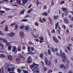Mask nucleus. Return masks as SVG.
Returning <instances> with one entry per match:
<instances>
[{
    "label": "nucleus",
    "mask_w": 73,
    "mask_h": 73,
    "mask_svg": "<svg viewBox=\"0 0 73 73\" xmlns=\"http://www.w3.org/2000/svg\"><path fill=\"white\" fill-rule=\"evenodd\" d=\"M39 65L37 64H36L35 63H34L32 65H30L29 67L31 69H32L33 68V71L34 72H36L37 73H40V71L39 70H38V68H37L36 67H38Z\"/></svg>",
    "instance_id": "nucleus-1"
},
{
    "label": "nucleus",
    "mask_w": 73,
    "mask_h": 73,
    "mask_svg": "<svg viewBox=\"0 0 73 73\" xmlns=\"http://www.w3.org/2000/svg\"><path fill=\"white\" fill-rule=\"evenodd\" d=\"M65 53H62V54L61 56L62 58L63 61H65L66 57L65 56Z\"/></svg>",
    "instance_id": "nucleus-2"
},
{
    "label": "nucleus",
    "mask_w": 73,
    "mask_h": 73,
    "mask_svg": "<svg viewBox=\"0 0 73 73\" xmlns=\"http://www.w3.org/2000/svg\"><path fill=\"white\" fill-rule=\"evenodd\" d=\"M12 51V52H15V53H17V48H16V46H14L13 47Z\"/></svg>",
    "instance_id": "nucleus-3"
},
{
    "label": "nucleus",
    "mask_w": 73,
    "mask_h": 73,
    "mask_svg": "<svg viewBox=\"0 0 73 73\" xmlns=\"http://www.w3.org/2000/svg\"><path fill=\"white\" fill-rule=\"evenodd\" d=\"M32 58L30 56H29L28 58V61H27V63L28 64H30L32 62Z\"/></svg>",
    "instance_id": "nucleus-4"
},
{
    "label": "nucleus",
    "mask_w": 73,
    "mask_h": 73,
    "mask_svg": "<svg viewBox=\"0 0 73 73\" xmlns=\"http://www.w3.org/2000/svg\"><path fill=\"white\" fill-rule=\"evenodd\" d=\"M19 0H17V1H19ZM27 1H28V0H22V3L23 4H22V5L23 6H24V5H24V4H26V3H27Z\"/></svg>",
    "instance_id": "nucleus-5"
},
{
    "label": "nucleus",
    "mask_w": 73,
    "mask_h": 73,
    "mask_svg": "<svg viewBox=\"0 0 73 73\" xmlns=\"http://www.w3.org/2000/svg\"><path fill=\"white\" fill-rule=\"evenodd\" d=\"M39 38L40 40L39 41V42H40V43H42V42H44V41L43 40H44V38H43V36H41Z\"/></svg>",
    "instance_id": "nucleus-6"
},
{
    "label": "nucleus",
    "mask_w": 73,
    "mask_h": 73,
    "mask_svg": "<svg viewBox=\"0 0 73 73\" xmlns=\"http://www.w3.org/2000/svg\"><path fill=\"white\" fill-rule=\"evenodd\" d=\"M19 34L20 35V36L21 38H24V33L23 31H21L19 32Z\"/></svg>",
    "instance_id": "nucleus-7"
},
{
    "label": "nucleus",
    "mask_w": 73,
    "mask_h": 73,
    "mask_svg": "<svg viewBox=\"0 0 73 73\" xmlns=\"http://www.w3.org/2000/svg\"><path fill=\"white\" fill-rule=\"evenodd\" d=\"M14 67H11V68H9L7 69L8 72H10V71H14Z\"/></svg>",
    "instance_id": "nucleus-8"
},
{
    "label": "nucleus",
    "mask_w": 73,
    "mask_h": 73,
    "mask_svg": "<svg viewBox=\"0 0 73 73\" xmlns=\"http://www.w3.org/2000/svg\"><path fill=\"white\" fill-rule=\"evenodd\" d=\"M7 35L10 37H13L15 36V33H11L7 34Z\"/></svg>",
    "instance_id": "nucleus-9"
},
{
    "label": "nucleus",
    "mask_w": 73,
    "mask_h": 73,
    "mask_svg": "<svg viewBox=\"0 0 73 73\" xmlns=\"http://www.w3.org/2000/svg\"><path fill=\"white\" fill-rule=\"evenodd\" d=\"M32 35L34 37H35V38H37V37L38 36V35H37V33H33L32 34Z\"/></svg>",
    "instance_id": "nucleus-10"
},
{
    "label": "nucleus",
    "mask_w": 73,
    "mask_h": 73,
    "mask_svg": "<svg viewBox=\"0 0 73 73\" xmlns=\"http://www.w3.org/2000/svg\"><path fill=\"white\" fill-rule=\"evenodd\" d=\"M12 64H6L5 66V68H6V69H7V68H9V66H12Z\"/></svg>",
    "instance_id": "nucleus-11"
},
{
    "label": "nucleus",
    "mask_w": 73,
    "mask_h": 73,
    "mask_svg": "<svg viewBox=\"0 0 73 73\" xmlns=\"http://www.w3.org/2000/svg\"><path fill=\"white\" fill-rule=\"evenodd\" d=\"M52 38H53L54 41H55V42H56V43H57V42H58V40L57 39V38H56L55 36H53L52 37Z\"/></svg>",
    "instance_id": "nucleus-12"
},
{
    "label": "nucleus",
    "mask_w": 73,
    "mask_h": 73,
    "mask_svg": "<svg viewBox=\"0 0 73 73\" xmlns=\"http://www.w3.org/2000/svg\"><path fill=\"white\" fill-rule=\"evenodd\" d=\"M25 29L26 31H28L29 29V27L28 26H26L25 27Z\"/></svg>",
    "instance_id": "nucleus-13"
},
{
    "label": "nucleus",
    "mask_w": 73,
    "mask_h": 73,
    "mask_svg": "<svg viewBox=\"0 0 73 73\" xmlns=\"http://www.w3.org/2000/svg\"><path fill=\"white\" fill-rule=\"evenodd\" d=\"M5 31L6 32H7V31H8V26H7V25H5Z\"/></svg>",
    "instance_id": "nucleus-14"
},
{
    "label": "nucleus",
    "mask_w": 73,
    "mask_h": 73,
    "mask_svg": "<svg viewBox=\"0 0 73 73\" xmlns=\"http://www.w3.org/2000/svg\"><path fill=\"white\" fill-rule=\"evenodd\" d=\"M60 68H64V69H65L66 67L65 66H64V64H61L60 66Z\"/></svg>",
    "instance_id": "nucleus-15"
},
{
    "label": "nucleus",
    "mask_w": 73,
    "mask_h": 73,
    "mask_svg": "<svg viewBox=\"0 0 73 73\" xmlns=\"http://www.w3.org/2000/svg\"><path fill=\"white\" fill-rule=\"evenodd\" d=\"M21 46L19 45L18 46V48L17 50L18 51H20V50H21Z\"/></svg>",
    "instance_id": "nucleus-16"
},
{
    "label": "nucleus",
    "mask_w": 73,
    "mask_h": 73,
    "mask_svg": "<svg viewBox=\"0 0 73 73\" xmlns=\"http://www.w3.org/2000/svg\"><path fill=\"white\" fill-rule=\"evenodd\" d=\"M42 15L43 16H48V13H42Z\"/></svg>",
    "instance_id": "nucleus-17"
},
{
    "label": "nucleus",
    "mask_w": 73,
    "mask_h": 73,
    "mask_svg": "<svg viewBox=\"0 0 73 73\" xmlns=\"http://www.w3.org/2000/svg\"><path fill=\"white\" fill-rule=\"evenodd\" d=\"M19 27L21 29H24V27H25V26L23 25H21L19 26Z\"/></svg>",
    "instance_id": "nucleus-18"
},
{
    "label": "nucleus",
    "mask_w": 73,
    "mask_h": 73,
    "mask_svg": "<svg viewBox=\"0 0 73 73\" xmlns=\"http://www.w3.org/2000/svg\"><path fill=\"white\" fill-rule=\"evenodd\" d=\"M33 11V8L31 9L30 10H29L27 11V13H30L31 12H32Z\"/></svg>",
    "instance_id": "nucleus-19"
},
{
    "label": "nucleus",
    "mask_w": 73,
    "mask_h": 73,
    "mask_svg": "<svg viewBox=\"0 0 73 73\" xmlns=\"http://www.w3.org/2000/svg\"><path fill=\"white\" fill-rule=\"evenodd\" d=\"M8 58H9V60L10 61H12V57L11 56H10L9 55H8Z\"/></svg>",
    "instance_id": "nucleus-20"
},
{
    "label": "nucleus",
    "mask_w": 73,
    "mask_h": 73,
    "mask_svg": "<svg viewBox=\"0 0 73 73\" xmlns=\"http://www.w3.org/2000/svg\"><path fill=\"white\" fill-rule=\"evenodd\" d=\"M0 49H3V45L1 43H0Z\"/></svg>",
    "instance_id": "nucleus-21"
},
{
    "label": "nucleus",
    "mask_w": 73,
    "mask_h": 73,
    "mask_svg": "<svg viewBox=\"0 0 73 73\" xmlns=\"http://www.w3.org/2000/svg\"><path fill=\"white\" fill-rule=\"evenodd\" d=\"M11 48H12V46L10 45L8 46V50H11Z\"/></svg>",
    "instance_id": "nucleus-22"
},
{
    "label": "nucleus",
    "mask_w": 73,
    "mask_h": 73,
    "mask_svg": "<svg viewBox=\"0 0 73 73\" xmlns=\"http://www.w3.org/2000/svg\"><path fill=\"white\" fill-rule=\"evenodd\" d=\"M58 22H57V23L55 24V29H57V26H58Z\"/></svg>",
    "instance_id": "nucleus-23"
},
{
    "label": "nucleus",
    "mask_w": 73,
    "mask_h": 73,
    "mask_svg": "<svg viewBox=\"0 0 73 73\" xmlns=\"http://www.w3.org/2000/svg\"><path fill=\"white\" fill-rule=\"evenodd\" d=\"M19 57H20V58H21L23 59V60H24V57H23V56L21 55V54H19Z\"/></svg>",
    "instance_id": "nucleus-24"
},
{
    "label": "nucleus",
    "mask_w": 73,
    "mask_h": 73,
    "mask_svg": "<svg viewBox=\"0 0 73 73\" xmlns=\"http://www.w3.org/2000/svg\"><path fill=\"white\" fill-rule=\"evenodd\" d=\"M62 9L63 11H67V9L66 8H64V7H62Z\"/></svg>",
    "instance_id": "nucleus-25"
},
{
    "label": "nucleus",
    "mask_w": 73,
    "mask_h": 73,
    "mask_svg": "<svg viewBox=\"0 0 73 73\" xmlns=\"http://www.w3.org/2000/svg\"><path fill=\"white\" fill-rule=\"evenodd\" d=\"M24 12H25V10H23L21 11L20 13V14H21V15H23L24 13Z\"/></svg>",
    "instance_id": "nucleus-26"
},
{
    "label": "nucleus",
    "mask_w": 73,
    "mask_h": 73,
    "mask_svg": "<svg viewBox=\"0 0 73 73\" xmlns=\"http://www.w3.org/2000/svg\"><path fill=\"white\" fill-rule=\"evenodd\" d=\"M48 52L49 55H50L51 54V50H50V49L48 50Z\"/></svg>",
    "instance_id": "nucleus-27"
},
{
    "label": "nucleus",
    "mask_w": 73,
    "mask_h": 73,
    "mask_svg": "<svg viewBox=\"0 0 73 73\" xmlns=\"http://www.w3.org/2000/svg\"><path fill=\"white\" fill-rule=\"evenodd\" d=\"M45 63L46 65H48V59L47 58H45Z\"/></svg>",
    "instance_id": "nucleus-28"
},
{
    "label": "nucleus",
    "mask_w": 73,
    "mask_h": 73,
    "mask_svg": "<svg viewBox=\"0 0 73 73\" xmlns=\"http://www.w3.org/2000/svg\"><path fill=\"white\" fill-rule=\"evenodd\" d=\"M18 28H19V26H18V25L17 24H16L15 26V30H16L18 29Z\"/></svg>",
    "instance_id": "nucleus-29"
},
{
    "label": "nucleus",
    "mask_w": 73,
    "mask_h": 73,
    "mask_svg": "<svg viewBox=\"0 0 73 73\" xmlns=\"http://www.w3.org/2000/svg\"><path fill=\"white\" fill-rule=\"evenodd\" d=\"M53 17L54 19H58V16L54 15L53 16Z\"/></svg>",
    "instance_id": "nucleus-30"
},
{
    "label": "nucleus",
    "mask_w": 73,
    "mask_h": 73,
    "mask_svg": "<svg viewBox=\"0 0 73 73\" xmlns=\"http://www.w3.org/2000/svg\"><path fill=\"white\" fill-rule=\"evenodd\" d=\"M0 73H4V70L3 68L0 69Z\"/></svg>",
    "instance_id": "nucleus-31"
},
{
    "label": "nucleus",
    "mask_w": 73,
    "mask_h": 73,
    "mask_svg": "<svg viewBox=\"0 0 73 73\" xmlns=\"http://www.w3.org/2000/svg\"><path fill=\"white\" fill-rule=\"evenodd\" d=\"M28 72L27 71L25 70H23V72L22 73H28Z\"/></svg>",
    "instance_id": "nucleus-32"
},
{
    "label": "nucleus",
    "mask_w": 73,
    "mask_h": 73,
    "mask_svg": "<svg viewBox=\"0 0 73 73\" xmlns=\"http://www.w3.org/2000/svg\"><path fill=\"white\" fill-rule=\"evenodd\" d=\"M40 63L41 65H42L43 66V67H44V62H43L42 61L40 62Z\"/></svg>",
    "instance_id": "nucleus-33"
},
{
    "label": "nucleus",
    "mask_w": 73,
    "mask_h": 73,
    "mask_svg": "<svg viewBox=\"0 0 73 73\" xmlns=\"http://www.w3.org/2000/svg\"><path fill=\"white\" fill-rule=\"evenodd\" d=\"M16 60L18 62H20V59H19V58H16Z\"/></svg>",
    "instance_id": "nucleus-34"
},
{
    "label": "nucleus",
    "mask_w": 73,
    "mask_h": 73,
    "mask_svg": "<svg viewBox=\"0 0 73 73\" xmlns=\"http://www.w3.org/2000/svg\"><path fill=\"white\" fill-rule=\"evenodd\" d=\"M34 24L36 27H38V22H37L34 23Z\"/></svg>",
    "instance_id": "nucleus-35"
},
{
    "label": "nucleus",
    "mask_w": 73,
    "mask_h": 73,
    "mask_svg": "<svg viewBox=\"0 0 73 73\" xmlns=\"http://www.w3.org/2000/svg\"><path fill=\"white\" fill-rule=\"evenodd\" d=\"M64 21L65 23H68V20H67V19H66V18H65L64 19Z\"/></svg>",
    "instance_id": "nucleus-36"
},
{
    "label": "nucleus",
    "mask_w": 73,
    "mask_h": 73,
    "mask_svg": "<svg viewBox=\"0 0 73 73\" xmlns=\"http://www.w3.org/2000/svg\"><path fill=\"white\" fill-rule=\"evenodd\" d=\"M39 20H40V23H44V22H43L42 20V19H41V18H39Z\"/></svg>",
    "instance_id": "nucleus-37"
},
{
    "label": "nucleus",
    "mask_w": 73,
    "mask_h": 73,
    "mask_svg": "<svg viewBox=\"0 0 73 73\" xmlns=\"http://www.w3.org/2000/svg\"><path fill=\"white\" fill-rule=\"evenodd\" d=\"M1 57H3V58H4L5 57V56L3 54H1Z\"/></svg>",
    "instance_id": "nucleus-38"
},
{
    "label": "nucleus",
    "mask_w": 73,
    "mask_h": 73,
    "mask_svg": "<svg viewBox=\"0 0 73 73\" xmlns=\"http://www.w3.org/2000/svg\"><path fill=\"white\" fill-rule=\"evenodd\" d=\"M67 49L69 50V51H71L72 50V49L69 47H67Z\"/></svg>",
    "instance_id": "nucleus-39"
},
{
    "label": "nucleus",
    "mask_w": 73,
    "mask_h": 73,
    "mask_svg": "<svg viewBox=\"0 0 73 73\" xmlns=\"http://www.w3.org/2000/svg\"><path fill=\"white\" fill-rule=\"evenodd\" d=\"M6 45H7V46H8L9 45H10L11 43L10 42H7V43H6Z\"/></svg>",
    "instance_id": "nucleus-40"
},
{
    "label": "nucleus",
    "mask_w": 73,
    "mask_h": 73,
    "mask_svg": "<svg viewBox=\"0 0 73 73\" xmlns=\"http://www.w3.org/2000/svg\"><path fill=\"white\" fill-rule=\"evenodd\" d=\"M3 41L4 42V43H5V44H6L7 42V40H6L5 39H3Z\"/></svg>",
    "instance_id": "nucleus-41"
},
{
    "label": "nucleus",
    "mask_w": 73,
    "mask_h": 73,
    "mask_svg": "<svg viewBox=\"0 0 73 73\" xmlns=\"http://www.w3.org/2000/svg\"><path fill=\"white\" fill-rule=\"evenodd\" d=\"M27 21L28 20L27 19H23V20H21V21H23V22H26V21Z\"/></svg>",
    "instance_id": "nucleus-42"
},
{
    "label": "nucleus",
    "mask_w": 73,
    "mask_h": 73,
    "mask_svg": "<svg viewBox=\"0 0 73 73\" xmlns=\"http://www.w3.org/2000/svg\"><path fill=\"white\" fill-rule=\"evenodd\" d=\"M36 4L37 5H39V2L38 0H37L36 1Z\"/></svg>",
    "instance_id": "nucleus-43"
},
{
    "label": "nucleus",
    "mask_w": 73,
    "mask_h": 73,
    "mask_svg": "<svg viewBox=\"0 0 73 73\" xmlns=\"http://www.w3.org/2000/svg\"><path fill=\"white\" fill-rule=\"evenodd\" d=\"M40 57L41 58H42L43 57V53H42L40 54Z\"/></svg>",
    "instance_id": "nucleus-44"
},
{
    "label": "nucleus",
    "mask_w": 73,
    "mask_h": 73,
    "mask_svg": "<svg viewBox=\"0 0 73 73\" xmlns=\"http://www.w3.org/2000/svg\"><path fill=\"white\" fill-rule=\"evenodd\" d=\"M16 24L15 23H13L10 25V26L11 27H13V26H14Z\"/></svg>",
    "instance_id": "nucleus-45"
},
{
    "label": "nucleus",
    "mask_w": 73,
    "mask_h": 73,
    "mask_svg": "<svg viewBox=\"0 0 73 73\" xmlns=\"http://www.w3.org/2000/svg\"><path fill=\"white\" fill-rule=\"evenodd\" d=\"M18 4H19L20 5H23V4H21V1H18Z\"/></svg>",
    "instance_id": "nucleus-46"
},
{
    "label": "nucleus",
    "mask_w": 73,
    "mask_h": 73,
    "mask_svg": "<svg viewBox=\"0 0 73 73\" xmlns=\"http://www.w3.org/2000/svg\"><path fill=\"white\" fill-rule=\"evenodd\" d=\"M4 8L6 11H9V8L4 7Z\"/></svg>",
    "instance_id": "nucleus-47"
},
{
    "label": "nucleus",
    "mask_w": 73,
    "mask_h": 73,
    "mask_svg": "<svg viewBox=\"0 0 73 73\" xmlns=\"http://www.w3.org/2000/svg\"><path fill=\"white\" fill-rule=\"evenodd\" d=\"M4 40V38H3L1 37H0V41H3Z\"/></svg>",
    "instance_id": "nucleus-48"
},
{
    "label": "nucleus",
    "mask_w": 73,
    "mask_h": 73,
    "mask_svg": "<svg viewBox=\"0 0 73 73\" xmlns=\"http://www.w3.org/2000/svg\"><path fill=\"white\" fill-rule=\"evenodd\" d=\"M29 54H34V53L33 52L31 51L29 52Z\"/></svg>",
    "instance_id": "nucleus-49"
},
{
    "label": "nucleus",
    "mask_w": 73,
    "mask_h": 73,
    "mask_svg": "<svg viewBox=\"0 0 73 73\" xmlns=\"http://www.w3.org/2000/svg\"><path fill=\"white\" fill-rule=\"evenodd\" d=\"M51 49L52 50L53 52H54V49L53 48V47H52L51 48Z\"/></svg>",
    "instance_id": "nucleus-50"
},
{
    "label": "nucleus",
    "mask_w": 73,
    "mask_h": 73,
    "mask_svg": "<svg viewBox=\"0 0 73 73\" xmlns=\"http://www.w3.org/2000/svg\"><path fill=\"white\" fill-rule=\"evenodd\" d=\"M68 12L67 11L65 12L64 15H65V16H66V15H67L68 14Z\"/></svg>",
    "instance_id": "nucleus-51"
},
{
    "label": "nucleus",
    "mask_w": 73,
    "mask_h": 73,
    "mask_svg": "<svg viewBox=\"0 0 73 73\" xmlns=\"http://www.w3.org/2000/svg\"><path fill=\"white\" fill-rule=\"evenodd\" d=\"M72 46V44H70L68 45V46L67 47H69V48H70V47Z\"/></svg>",
    "instance_id": "nucleus-52"
},
{
    "label": "nucleus",
    "mask_w": 73,
    "mask_h": 73,
    "mask_svg": "<svg viewBox=\"0 0 73 73\" xmlns=\"http://www.w3.org/2000/svg\"><path fill=\"white\" fill-rule=\"evenodd\" d=\"M0 35H4V34L1 31H0Z\"/></svg>",
    "instance_id": "nucleus-53"
},
{
    "label": "nucleus",
    "mask_w": 73,
    "mask_h": 73,
    "mask_svg": "<svg viewBox=\"0 0 73 73\" xmlns=\"http://www.w3.org/2000/svg\"><path fill=\"white\" fill-rule=\"evenodd\" d=\"M17 71L18 72V73H21V70L20 69H18L17 70Z\"/></svg>",
    "instance_id": "nucleus-54"
},
{
    "label": "nucleus",
    "mask_w": 73,
    "mask_h": 73,
    "mask_svg": "<svg viewBox=\"0 0 73 73\" xmlns=\"http://www.w3.org/2000/svg\"><path fill=\"white\" fill-rule=\"evenodd\" d=\"M5 22V21H3L0 24H4V23Z\"/></svg>",
    "instance_id": "nucleus-55"
},
{
    "label": "nucleus",
    "mask_w": 73,
    "mask_h": 73,
    "mask_svg": "<svg viewBox=\"0 0 73 73\" xmlns=\"http://www.w3.org/2000/svg\"><path fill=\"white\" fill-rule=\"evenodd\" d=\"M48 66H50V61H49L48 62Z\"/></svg>",
    "instance_id": "nucleus-56"
},
{
    "label": "nucleus",
    "mask_w": 73,
    "mask_h": 73,
    "mask_svg": "<svg viewBox=\"0 0 73 73\" xmlns=\"http://www.w3.org/2000/svg\"><path fill=\"white\" fill-rule=\"evenodd\" d=\"M52 70H49L48 71V73H52Z\"/></svg>",
    "instance_id": "nucleus-57"
},
{
    "label": "nucleus",
    "mask_w": 73,
    "mask_h": 73,
    "mask_svg": "<svg viewBox=\"0 0 73 73\" xmlns=\"http://www.w3.org/2000/svg\"><path fill=\"white\" fill-rule=\"evenodd\" d=\"M0 13H5V11H2L0 10Z\"/></svg>",
    "instance_id": "nucleus-58"
},
{
    "label": "nucleus",
    "mask_w": 73,
    "mask_h": 73,
    "mask_svg": "<svg viewBox=\"0 0 73 73\" xmlns=\"http://www.w3.org/2000/svg\"><path fill=\"white\" fill-rule=\"evenodd\" d=\"M31 50H32V51L34 50V48L33 47H32L31 48Z\"/></svg>",
    "instance_id": "nucleus-59"
},
{
    "label": "nucleus",
    "mask_w": 73,
    "mask_h": 73,
    "mask_svg": "<svg viewBox=\"0 0 73 73\" xmlns=\"http://www.w3.org/2000/svg\"><path fill=\"white\" fill-rule=\"evenodd\" d=\"M28 52H29V51H30V48L29 47V46H28Z\"/></svg>",
    "instance_id": "nucleus-60"
},
{
    "label": "nucleus",
    "mask_w": 73,
    "mask_h": 73,
    "mask_svg": "<svg viewBox=\"0 0 73 73\" xmlns=\"http://www.w3.org/2000/svg\"><path fill=\"white\" fill-rule=\"evenodd\" d=\"M48 19L50 21V22H51V21H52V19H51V18H50V17H49Z\"/></svg>",
    "instance_id": "nucleus-61"
},
{
    "label": "nucleus",
    "mask_w": 73,
    "mask_h": 73,
    "mask_svg": "<svg viewBox=\"0 0 73 73\" xmlns=\"http://www.w3.org/2000/svg\"><path fill=\"white\" fill-rule=\"evenodd\" d=\"M22 48L23 49H25V47L24 46H22Z\"/></svg>",
    "instance_id": "nucleus-62"
},
{
    "label": "nucleus",
    "mask_w": 73,
    "mask_h": 73,
    "mask_svg": "<svg viewBox=\"0 0 73 73\" xmlns=\"http://www.w3.org/2000/svg\"><path fill=\"white\" fill-rule=\"evenodd\" d=\"M4 3V1H1L0 2V4H3V3Z\"/></svg>",
    "instance_id": "nucleus-63"
},
{
    "label": "nucleus",
    "mask_w": 73,
    "mask_h": 73,
    "mask_svg": "<svg viewBox=\"0 0 73 73\" xmlns=\"http://www.w3.org/2000/svg\"><path fill=\"white\" fill-rule=\"evenodd\" d=\"M42 20H43L44 22H45V21H46V19L44 18H43L42 19Z\"/></svg>",
    "instance_id": "nucleus-64"
}]
</instances>
